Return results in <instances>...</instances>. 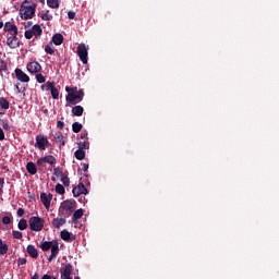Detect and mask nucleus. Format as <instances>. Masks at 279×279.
<instances>
[{"instance_id":"nucleus-1","label":"nucleus","mask_w":279,"mask_h":279,"mask_svg":"<svg viewBox=\"0 0 279 279\" xmlns=\"http://www.w3.org/2000/svg\"><path fill=\"white\" fill-rule=\"evenodd\" d=\"M68 95L65 101L71 106H77L84 99V89H77V87H65Z\"/></svg>"},{"instance_id":"nucleus-2","label":"nucleus","mask_w":279,"mask_h":279,"mask_svg":"<svg viewBox=\"0 0 279 279\" xmlns=\"http://www.w3.org/2000/svg\"><path fill=\"white\" fill-rule=\"evenodd\" d=\"M40 248L43 252H49V250H51V254L48 257L49 263L60 254V243H58V240L45 241L41 243Z\"/></svg>"},{"instance_id":"nucleus-3","label":"nucleus","mask_w":279,"mask_h":279,"mask_svg":"<svg viewBox=\"0 0 279 279\" xmlns=\"http://www.w3.org/2000/svg\"><path fill=\"white\" fill-rule=\"evenodd\" d=\"M36 3H33L32 5L22 4L20 8L21 19H23V21H29V19H34V16H36Z\"/></svg>"},{"instance_id":"nucleus-4","label":"nucleus","mask_w":279,"mask_h":279,"mask_svg":"<svg viewBox=\"0 0 279 279\" xmlns=\"http://www.w3.org/2000/svg\"><path fill=\"white\" fill-rule=\"evenodd\" d=\"M29 228L33 232H40L45 228V219L38 217V216H33L29 220Z\"/></svg>"},{"instance_id":"nucleus-5","label":"nucleus","mask_w":279,"mask_h":279,"mask_svg":"<svg viewBox=\"0 0 279 279\" xmlns=\"http://www.w3.org/2000/svg\"><path fill=\"white\" fill-rule=\"evenodd\" d=\"M76 51L81 62L88 64V49L86 48V44H80Z\"/></svg>"},{"instance_id":"nucleus-6","label":"nucleus","mask_w":279,"mask_h":279,"mask_svg":"<svg viewBox=\"0 0 279 279\" xmlns=\"http://www.w3.org/2000/svg\"><path fill=\"white\" fill-rule=\"evenodd\" d=\"M75 201H63L61 203L60 209L64 210L65 215H68V217H71V215H73V210H75Z\"/></svg>"},{"instance_id":"nucleus-7","label":"nucleus","mask_w":279,"mask_h":279,"mask_svg":"<svg viewBox=\"0 0 279 279\" xmlns=\"http://www.w3.org/2000/svg\"><path fill=\"white\" fill-rule=\"evenodd\" d=\"M56 162H58V160L56 157H53V155H47L37 159V167H45V163H48L51 167H56Z\"/></svg>"},{"instance_id":"nucleus-8","label":"nucleus","mask_w":279,"mask_h":279,"mask_svg":"<svg viewBox=\"0 0 279 279\" xmlns=\"http://www.w3.org/2000/svg\"><path fill=\"white\" fill-rule=\"evenodd\" d=\"M35 141V147H37V149H40V151H45L47 149V145H49V140H47V137L37 135Z\"/></svg>"},{"instance_id":"nucleus-9","label":"nucleus","mask_w":279,"mask_h":279,"mask_svg":"<svg viewBox=\"0 0 279 279\" xmlns=\"http://www.w3.org/2000/svg\"><path fill=\"white\" fill-rule=\"evenodd\" d=\"M73 274V265L70 263L65 264L64 267L60 268L61 279H73L71 275Z\"/></svg>"},{"instance_id":"nucleus-10","label":"nucleus","mask_w":279,"mask_h":279,"mask_svg":"<svg viewBox=\"0 0 279 279\" xmlns=\"http://www.w3.org/2000/svg\"><path fill=\"white\" fill-rule=\"evenodd\" d=\"M73 197H80V195H88V190L83 182H80L78 185L72 190Z\"/></svg>"},{"instance_id":"nucleus-11","label":"nucleus","mask_w":279,"mask_h":279,"mask_svg":"<svg viewBox=\"0 0 279 279\" xmlns=\"http://www.w3.org/2000/svg\"><path fill=\"white\" fill-rule=\"evenodd\" d=\"M51 199H53V194L51 193L47 194L45 192L40 194V201H41V204L45 206L46 210H49L51 206Z\"/></svg>"},{"instance_id":"nucleus-12","label":"nucleus","mask_w":279,"mask_h":279,"mask_svg":"<svg viewBox=\"0 0 279 279\" xmlns=\"http://www.w3.org/2000/svg\"><path fill=\"white\" fill-rule=\"evenodd\" d=\"M28 73H40L43 71V65L38 63V61H32L26 65Z\"/></svg>"},{"instance_id":"nucleus-13","label":"nucleus","mask_w":279,"mask_h":279,"mask_svg":"<svg viewBox=\"0 0 279 279\" xmlns=\"http://www.w3.org/2000/svg\"><path fill=\"white\" fill-rule=\"evenodd\" d=\"M20 40H19V37H16V35L14 34H11L10 37H8L7 39V45L8 47H10V49H16V47H19L20 45Z\"/></svg>"},{"instance_id":"nucleus-14","label":"nucleus","mask_w":279,"mask_h":279,"mask_svg":"<svg viewBox=\"0 0 279 279\" xmlns=\"http://www.w3.org/2000/svg\"><path fill=\"white\" fill-rule=\"evenodd\" d=\"M53 141H56V143H59V148L60 149H62V147H64V145H66V137H64V135L60 131H58L53 135Z\"/></svg>"},{"instance_id":"nucleus-15","label":"nucleus","mask_w":279,"mask_h":279,"mask_svg":"<svg viewBox=\"0 0 279 279\" xmlns=\"http://www.w3.org/2000/svg\"><path fill=\"white\" fill-rule=\"evenodd\" d=\"M65 225H66V218L64 217H61V218L57 217V218H53L51 221V226L56 230H60V228H62V226H65Z\"/></svg>"},{"instance_id":"nucleus-16","label":"nucleus","mask_w":279,"mask_h":279,"mask_svg":"<svg viewBox=\"0 0 279 279\" xmlns=\"http://www.w3.org/2000/svg\"><path fill=\"white\" fill-rule=\"evenodd\" d=\"M60 236L62 241H66V243H73V241H75V235L69 232L66 229L60 232Z\"/></svg>"},{"instance_id":"nucleus-17","label":"nucleus","mask_w":279,"mask_h":279,"mask_svg":"<svg viewBox=\"0 0 279 279\" xmlns=\"http://www.w3.org/2000/svg\"><path fill=\"white\" fill-rule=\"evenodd\" d=\"M15 77L16 80H19V82H24L27 83L29 82V76L25 74V72H23V70L21 69H15Z\"/></svg>"},{"instance_id":"nucleus-18","label":"nucleus","mask_w":279,"mask_h":279,"mask_svg":"<svg viewBox=\"0 0 279 279\" xmlns=\"http://www.w3.org/2000/svg\"><path fill=\"white\" fill-rule=\"evenodd\" d=\"M4 32H13L14 36H19V28L11 22L4 24Z\"/></svg>"},{"instance_id":"nucleus-19","label":"nucleus","mask_w":279,"mask_h":279,"mask_svg":"<svg viewBox=\"0 0 279 279\" xmlns=\"http://www.w3.org/2000/svg\"><path fill=\"white\" fill-rule=\"evenodd\" d=\"M26 252L31 256V258H38V248H36V246H34V244H29L26 247Z\"/></svg>"},{"instance_id":"nucleus-20","label":"nucleus","mask_w":279,"mask_h":279,"mask_svg":"<svg viewBox=\"0 0 279 279\" xmlns=\"http://www.w3.org/2000/svg\"><path fill=\"white\" fill-rule=\"evenodd\" d=\"M26 171L31 175H36V173H38V168L36 167V163H34L33 161H29L26 163Z\"/></svg>"},{"instance_id":"nucleus-21","label":"nucleus","mask_w":279,"mask_h":279,"mask_svg":"<svg viewBox=\"0 0 279 279\" xmlns=\"http://www.w3.org/2000/svg\"><path fill=\"white\" fill-rule=\"evenodd\" d=\"M52 43L57 47H60V45H62V43H64V36H62V34H60V33L54 34L52 36Z\"/></svg>"},{"instance_id":"nucleus-22","label":"nucleus","mask_w":279,"mask_h":279,"mask_svg":"<svg viewBox=\"0 0 279 279\" xmlns=\"http://www.w3.org/2000/svg\"><path fill=\"white\" fill-rule=\"evenodd\" d=\"M72 114L74 117H82L84 114V107L77 105L72 108Z\"/></svg>"},{"instance_id":"nucleus-23","label":"nucleus","mask_w":279,"mask_h":279,"mask_svg":"<svg viewBox=\"0 0 279 279\" xmlns=\"http://www.w3.org/2000/svg\"><path fill=\"white\" fill-rule=\"evenodd\" d=\"M31 32H33V36H36V37L43 36V28H41L40 25H38V24H35V25L32 27Z\"/></svg>"},{"instance_id":"nucleus-24","label":"nucleus","mask_w":279,"mask_h":279,"mask_svg":"<svg viewBox=\"0 0 279 279\" xmlns=\"http://www.w3.org/2000/svg\"><path fill=\"white\" fill-rule=\"evenodd\" d=\"M48 8H52V10H58L60 8V1L59 0H47Z\"/></svg>"},{"instance_id":"nucleus-25","label":"nucleus","mask_w":279,"mask_h":279,"mask_svg":"<svg viewBox=\"0 0 279 279\" xmlns=\"http://www.w3.org/2000/svg\"><path fill=\"white\" fill-rule=\"evenodd\" d=\"M74 157L76 158V160H84V158H86V151L78 148L74 153Z\"/></svg>"},{"instance_id":"nucleus-26","label":"nucleus","mask_w":279,"mask_h":279,"mask_svg":"<svg viewBox=\"0 0 279 279\" xmlns=\"http://www.w3.org/2000/svg\"><path fill=\"white\" fill-rule=\"evenodd\" d=\"M0 108H2V110H9L10 101H8L4 97H0Z\"/></svg>"},{"instance_id":"nucleus-27","label":"nucleus","mask_w":279,"mask_h":279,"mask_svg":"<svg viewBox=\"0 0 279 279\" xmlns=\"http://www.w3.org/2000/svg\"><path fill=\"white\" fill-rule=\"evenodd\" d=\"M82 128L83 125L80 122H74L72 124V131L74 132V134H80V132H82Z\"/></svg>"},{"instance_id":"nucleus-28","label":"nucleus","mask_w":279,"mask_h":279,"mask_svg":"<svg viewBox=\"0 0 279 279\" xmlns=\"http://www.w3.org/2000/svg\"><path fill=\"white\" fill-rule=\"evenodd\" d=\"M82 217H84V209L80 208L74 211L73 214L74 221H77V219H82Z\"/></svg>"},{"instance_id":"nucleus-29","label":"nucleus","mask_w":279,"mask_h":279,"mask_svg":"<svg viewBox=\"0 0 279 279\" xmlns=\"http://www.w3.org/2000/svg\"><path fill=\"white\" fill-rule=\"evenodd\" d=\"M8 254V244L3 243V240L0 239V256Z\"/></svg>"},{"instance_id":"nucleus-30","label":"nucleus","mask_w":279,"mask_h":279,"mask_svg":"<svg viewBox=\"0 0 279 279\" xmlns=\"http://www.w3.org/2000/svg\"><path fill=\"white\" fill-rule=\"evenodd\" d=\"M53 86H56V82H47L46 84L41 85V90L44 92L51 90Z\"/></svg>"},{"instance_id":"nucleus-31","label":"nucleus","mask_w":279,"mask_h":279,"mask_svg":"<svg viewBox=\"0 0 279 279\" xmlns=\"http://www.w3.org/2000/svg\"><path fill=\"white\" fill-rule=\"evenodd\" d=\"M50 93H51L52 99H58L60 97V92L58 90L56 85H53L52 88H50Z\"/></svg>"},{"instance_id":"nucleus-32","label":"nucleus","mask_w":279,"mask_h":279,"mask_svg":"<svg viewBox=\"0 0 279 279\" xmlns=\"http://www.w3.org/2000/svg\"><path fill=\"white\" fill-rule=\"evenodd\" d=\"M40 19L41 21H53V15H51L49 11H46L45 13H41Z\"/></svg>"},{"instance_id":"nucleus-33","label":"nucleus","mask_w":279,"mask_h":279,"mask_svg":"<svg viewBox=\"0 0 279 279\" xmlns=\"http://www.w3.org/2000/svg\"><path fill=\"white\" fill-rule=\"evenodd\" d=\"M1 126H2L3 130H5L7 132H10V130H12V128L10 126V122L8 121V119H2V120H1Z\"/></svg>"},{"instance_id":"nucleus-34","label":"nucleus","mask_w":279,"mask_h":279,"mask_svg":"<svg viewBox=\"0 0 279 279\" xmlns=\"http://www.w3.org/2000/svg\"><path fill=\"white\" fill-rule=\"evenodd\" d=\"M54 191H56V193H58V195H64V193H65L64 185L58 183L56 185Z\"/></svg>"},{"instance_id":"nucleus-35","label":"nucleus","mask_w":279,"mask_h":279,"mask_svg":"<svg viewBox=\"0 0 279 279\" xmlns=\"http://www.w3.org/2000/svg\"><path fill=\"white\" fill-rule=\"evenodd\" d=\"M19 230H27V220L21 219L17 223Z\"/></svg>"},{"instance_id":"nucleus-36","label":"nucleus","mask_w":279,"mask_h":279,"mask_svg":"<svg viewBox=\"0 0 279 279\" xmlns=\"http://www.w3.org/2000/svg\"><path fill=\"white\" fill-rule=\"evenodd\" d=\"M60 179H61V182H62L63 185L70 186V184H71V179H69V175L63 174Z\"/></svg>"},{"instance_id":"nucleus-37","label":"nucleus","mask_w":279,"mask_h":279,"mask_svg":"<svg viewBox=\"0 0 279 279\" xmlns=\"http://www.w3.org/2000/svg\"><path fill=\"white\" fill-rule=\"evenodd\" d=\"M36 80L38 84H45V82H47V78L43 74H36Z\"/></svg>"},{"instance_id":"nucleus-38","label":"nucleus","mask_w":279,"mask_h":279,"mask_svg":"<svg viewBox=\"0 0 279 279\" xmlns=\"http://www.w3.org/2000/svg\"><path fill=\"white\" fill-rule=\"evenodd\" d=\"M45 51H46V53H48V56H53V53H56V50L53 48H51V45H47L45 47Z\"/></svg>"},{"instance_id":"nucleus-39","label":"nucleus","mask_w":279,"mask_h":279,"mask_svg":"<svg viewBox=\"0 0 279 279\" xmlns=\"http://www.w3.org/2000/svg\"><path fill=\"white\" fill-rule=\"evenodd\" d=\"M24 36L26 40H32V38H34V32H32V29L25 31Z\"/></svg>"},{"instance_id":"nucleus-40","label":"nucleus","mask_w":279,"mask_h":279,"mask_svg":"<svg viewBox=\"0 0 279 279\" xmlns=\"http://www.w3.org/2000/svg\"><path fill=\"white\" fill-rule=\"evenodd\" d=\"M53 174L57 175V178H62L64 175V172L60 168H54Z\"/></svg>"},{"instance_id":"nucleus-41","label":"nucleus","mask_w":279,"mask_h":279,"mask_svg":"<svg viewBox=\"0 0 279 279\" xmlns=\"http://www.w3.org/2000/svg\"><path fill=\"white\" fill-rule=\"evenodd\" d=\"M77 145H78V149L84 151V149H88L89 144L88 142H80Z\"/></svg>"},{"instance_id":"nucleus-42","label":"nucleus","mask_w":279,"mask_h":279,"mask_svg":"<svg viewBox=\"0 0 279 279\" xmlns=\"http://www.w3.org/2000/svg\"><path fill=\"white\" fill-rule=\"evenodd\" d=\"M2 223H3L4 226H10V223H12V218H11L10 216H4V217L2 218Z\"/></svg>"},{"instance_id":"nucleus-43","label":"nucleus","mask_w":279,"mask_h":279,"mask_svg":"<svg viewBox=\"0 0 279 279\" xmlns=\"http://www.w3.org/2000/svg\"><path fill=\"white\" fill-rule=\"evenodd\" d=\"M12 234H13V239H19V240L23 239V233L21 231L13 230Z\"/></svg>"},{"instance_id":"nucleus-44","label":"nucleus","mask_w":279,"mask_h":279,"mask_svg":"<svg viewBox=\"0 0 279 279\" xmlns=\"http://www.w3.org/2000/svg\"><path fill=\"white\" fill-rule=\"evenodd\" d=\"M3 71H8V64L3 60H0V73Z\"/></svg>"},{"instance_id":"nucleus-45","label":"nucleus","mask_w":279,"mask_h":279,"mask_svg":"<svg viewBox=\"0 0 279 279\" xmlns=\"http://www.w3.org/2000/svg\"><path fill=\"white\" fill-rule=\"evenodd\" d=\"M17 265H19V267H21V265H27V258H25V257H20V258L17 259Z\"/></svg>"},{"instance_id":"nucleus-46","label":"nucleus","mask_w":279,"mask_h":279,"mask_svg":"<svg viewBox=\"0 0 279 279\" xmlns=\"http://www.w3.org/2000/svg\"><path fill=\"white\" fill-rule=\"evenodd\" d=\"M81 140H83V141H88V132H87V131H82V133H81Z\"/></svg>"},{"instance_id":"nucleus-47","label":"nucleus","mask_w":279,"mask_h":279,"mask_svg":"<svg viewBox=\"0 0 279 279\" xmlns=\"http://www.w3.org/2000/svg\"><path fill=\"white\" fill-rule=\"evenodd\" d=\"M82 168H78V171H88V163H81Z\"/></svg>"},{"instance_id":"nucleus-48","label":"nucleus","mask_w":279,"mask_h":279,"mask_svg":"<svg viewBox=\"0 0 279 279\" xmlns=\"http://www.w3.org/2000/svg\"><path fill=\"white\" fill-rule=\"evenodd\" d=\"M5 184V180L3 178H0V195L3 193V185Z\"/></svg>"},{"instance_id":"nucleus-49","label":"nucleus","mask_w":279,"mask_h":279,"mask_svg":"<svg viewBox=\"0 0 279 279\" xmlns=\"http://www.w3.org/2000/svg\"><path fill=\"white\" fill-rule=\"evenodd\" d=\"M57 128H58V130H64V122L59 120L57 122Z\"/></svg>"},{"instance_id":"nucleus-50","label":"nucleus","mask_w":279,"mask_h":279,"mask_svg":"<svg viewBox=\"0 0 279 279\" xmlns=\"http://www.w3.org/2000/svg\"><path fill=\"white\" fill-rule=\"evenodd\" d=\"M0 141H5V133L3 132V129L0 126Z\"/></svg>"},{"instance_id":"nucleus-51","label":"nucleus","mask_w":279,"mask_h":279,"mask_svg":"<svg viewBox=\"0 0 279 279\" xmlns=\"http://www.w3.org/2000/svg\"><path fill=\"white\" fill-rule=\"evenodd\" d=\"M68 17L70 19V21H73V20L75 19V12L70 11V12L68 13Z\"/></svg>"},{"instance_id":"nucleus-52","label":"nucleus","mask_w":279,"mask_h":279,"mask_svg":"<svg viewBox=\"0 0 279 279\" xmlns=\"http://www.w3.org/2000/svg\"><path fill=\"white\" fill-rule=\"evenodd\" d=\"M23 215H25V209L19 208L17 209V217H23Z\"/></svg>"},{"instance_id":"nucleus-53","label":"nucleus","mask_w":279,"mask_h":279,"mask_svg":"<svg viewBox=\"0 0 279 279\" xmlns=\"http://www.w3.org/2000/svg\"><path fill=\"white\" fill-rule=\"evenodd\" d=\"M41 279H57L56 277H52L51 275L45 274Z\"/></svg>"},{"instance_id":"nucleus-54","label":"nucleus","mask_w":279,"mask_h":279,"mask_svg":"<svg viewBox=\"0 0 279 279\" xmlns=\"http://www.w3.org/2000/svg\"><path fill=\"white\" fill-rule=\"evenodd\" d=\"M32 279H40V277L38 276V274L35 272Z\"/></svg>"},{"instance_id":"nucleus-55","label":"nucleus","mask_w":279,"mask_h":279,"mask_svg":"<svg viewBox=\"0 0 279 279\" xmlns=\"http://www.w3.org/2000/svg\"><path fill=\"white\" fill-rule=\"evenodd\" d=\"M32 25H33L32 22H27V23L25 24V27H32Z\"/></svg>"},{"instance_id":"nucleus-56","label":"nucleus","mask_w":279,"mask_h":279,"mask_svg":"<svg viewBox=\"0 0 279 279\" xmlns=\"http://www.w3.org/2000/svg\"><path fill=\"white\" fill-rule=\"evenodd\" d=\"M15 88H16L17 93H21V88L19 87V84L15 85Z\"/></svg>"},{"instance_id":"nucleus-57","label":"nucleus","mask_w":279,"mask_h":279,"mask_svg":"<svg viewBox=\"0 0 279 279\" xmlns=\"http://www.w3.org/2000/svg\"><path fill=\"white\" fill-rule=\"evenodd\" d=\"M41 5H45V0H38Z\"/></svg>"},{"instance_id":"nucleus-58","label":"nucleus","mask_w":279,"mask_h":279,"mask_svg":"<svg viewBox=\"0 0 279 279\" xmlns=\"http://www.w3.org/2000/svg\"><path fill=\"white\" fill-rule=\"evenodd\" d=\"M3 27V22H0V29Z\"/></svg>"},{"instance_id":"nucleus-59","label":"nucleus","mask_w":279,"mask_h":279,"mask_svg":"<svg viewBox=\"0 0 279 279\" xmlns=\"http://www.w3.org/2000/svg\"><path fill=\"white\" fill-rule=\"evenodd\" d=\"M3 114H4L3 112H0V117H3Z\"/></svg>"},{"instance_id":"nucleus-60","label":"nucleus","mask_w":279,"mask_h":279,"mask_svg":"<svg viewBox=\"0 0 279 279\" xmlns=\"http://www.w3.org/2000/svg\"><path fill=\"white\" fill-rule=\"evenodd\" d=\"M74 279H80V277H78V276H75Z\"/></svg>"},{"instance_id":"nucleus-61","label":"nucleus","mask_w":279,"mask_h":279,"mask_svg":"<svg viewBox=\"0 0 279 279\" xmlns=\"http://www.w3.org/2000/svg\"><path fill=\"white\" fill-rule=\"evenodd\" d=\"M24 3H28V1H27V0H25V1H24Z\"/></svg>"}]
</instances>
